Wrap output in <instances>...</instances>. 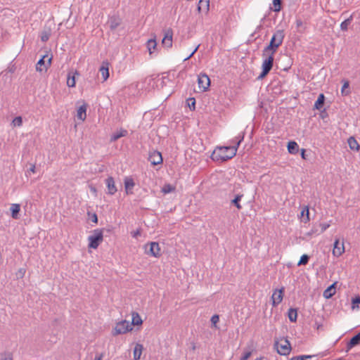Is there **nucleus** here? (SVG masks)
Listing matches in <instances>:
<instances>
[{
  "label": "nucleus",
  "instance_id": "nucleus-8",
  "mask_svg": "<svg viewBox=\"0 0 360 360\" xmlns=\"http://www.w3.org/2000/svg\"><path fill=\"white\" fill-rule=\"evenodd\" d=\"M198 82L199 88L202 91H207L210 85V79L205 74H200L198 76Z\"/></svg>",
  "mask_w": 360,
  "mask_h": 360
},
{
  "label": "nucleus",
  "instance_id": "nucleus-37",
  "mask_svg": "<svg viewBox=\"0 0 360 360\" xmlns=\"http://www.w3.org/2000/svg\"><path fill=\"white\" fill-rule=\"evenodd\" d=\"M11 124H12L13 127H21V126H22V117L18 116V117H15V118L13 120Z\"/></svg>",
  "mask_w": 360,
  "mask_h": 360
},
{
  "label": "nucleus",
  "instance_id": "nucleus-13",
  "mask_svg": "<svg viewBox=\"0 0 360 360\" xmlns=\"http://www.w3.org/2000/svg\"><path fill=\"white\" fill-rule=\"evenodd\" d=\"M125 192L127 195L133 193V188L135 186V183L132 177L126 176L124 179Z\"/></svg>",
  "mask_w": 360,
  "mask_h": 360
},
{
  "label": "nucleus",
  "instance_id": "nucleus-40",
  "mask_svg": "<svg viewBox=\"0 0 360 360\" xmlns=\"http://www.w3.org/2000/svg\"><path fill=\"white\" fill-rule=\"evenodd\" d=\"M51 35L50 31H44L41 34V39L42 41L45 42L49 40V37Z\"/></svg>",
  "mask_w": 360,
  "mask_h": 360
},
{
  "label": "nucleus",
  "instance_id": "nucleus-16",
  "mask_svg": "<svg viewBox=\"0 0 360 360\" xmlns=\"http://www.w3.org/2000/svg\"><path fill=\"white\" fill-rule=\"evenodd\" d=\"M99 72L101 74L103 80L105 82L109 77V63L108 61H103L101 68H99Z\"/></svg>",
  "mask_w": 360,
  "mask_h": 360
},
{
  "label": "nucleus",
  "instance_id": "nucleus-35",
  "mask_svg": "<svg viewBox=\"0 0 360 360\" xmlns=\"http://www.w3.org/2000/svg\"><path fill=\"white\" fill-rule=\"evenodd\" d=\"M349 86V82L347 80L343 81V85L342 86L341 93L342 95L347 96L349 95L350 91L348 90Z\"/></svg>",
  "mask_w": 360,
  "mask_h": 360
},
{
  "label": "nucleus",
  "instance_id": "nucleus-36",
  "mask_svg": "<svg viewBox=\"0 0 360 360\" xmlns=\"http://www.w3.org/2000/svg\"><path fill=\"white\" fill-rule=\"evenodd\" d=\"M352 17L350 16L349 18L346 19L345 20H344L341 24H340V28L343 31H346L348 29V26L351 24V22H352Z\"/></svg>",
  "mask_w": 360,
  "mask_h": 360
},
{
  "label": "nucleus",
  "instance_id": "nucleus-4",
  "mask_svg": "<svg viewBox=\"0 0 360 360\" xmlns=\"http://www.w3.org/2000/svg\"><path fill=\"white\" fill-rule=\"evenodd\" d=\"M103 235L101 229H96L94 233L88 237L89 248L96 249L100 243L103 241Z\"/></svg>",
  "mask_w": 360,
  "mask_h": 360
},
{
  "label": "nucleus",
  "instance_id": "nucleus-3",
  "mask_svg": "<svg viewBox=\"0 0 360 360\" xmlns=\"http://www.w3.org/2000/svg\"><path fill=\"white\" fill-rule=\"evenodd\" d=\"M274 54L275 53H271L270 52L267 53L263 50L262 56L266 57V58L263 60L262 63V72L259 76V79L264 77L271 70L274 60Z\"/></svg>",
  "mask_w": 360,
  "mask_h": 360
},
{
  "label": "nucleus",
  "instance_id": "nucleus-56",
  "mask_svg": "<svg viewBox=\"0 0 360 360\" xmlns=\"http://www.w3.org/2000/svg\"><path fill=\"white\" fill-rule=\"evenodd\" d=\"M91 191H92L93 193H96V189L94 188V187H91Z\"/></svg>",
  "mask_w": 360,
  "mask_h": 360
},
{
  "label": "nucleus",
  "instance_id": "nucleus-46",
  "mask_svg": "<svg viewBox=\"0 0 360 360\" xmlns=\"http://www.w3.org/2000/svg\"><path fill=\"white\" fill-rule=\"evenodd\" d=\"M352 304V307L354 309L356 307L359 308V304H360V297H356L355 299H353Z\"/></svg>",
  "mask_w": 360,
  "mask_h": 360
},
{
  "label": "nucleus",
  "instance_id": "nucleus-23",
  "mask_svg": "<svg viewBox=\"0 0 360 360\" xmlns=\"http://www.w3.org/2000/svg\"><path fill=\"white\" fill-rule=\"evenodd\" d=\"M210 7V0H200L198 6V11L199 12L208 11Z\"/></svg>",
  "mask_w": 360,
  "mask_h": 360
},
{
  "label": "nucleus",
  "instance_id": "nucleus-14",
  "mask_svg": "<svg viewBox=\"0 0 360 360\" xmlns=\"http://www.w3.org/2000/svg\"><path fill=\"white\" fill-rule=\"evenodd\" d=\"M148 160L153 165H157L162 162L161 153L155 150L150 153Z\"/></svg>",
  "mask_w": 360,
  "mask_h": 360
},
{
  "label": "nucleus",
  "instance_id": "nucleus-38",
  "mask_svg": "<svg viewBox=\"0 0 360 360\" xmlns=\"http://www.w3.org/2000/svg\"><path fill=\"white\" fill-rule=\"evenodd\" d=\"M243 139H244L243 134H239L238 136H236L234 138V139L233 140V142L236 143V146H234L233 147H237V148H238L239 145L240 144L241 141L243 140Z\"/></svg>",
  "mask_w": 360,
  "mask_h": 360
},
{
  "label": "nucleus",
  "instance_id": "nucleus-47",
  "mask_svg": "<svg viewBox=\"0 0 360 360\" xmlns=\"http://www.w3.org/2000/svg\"><path fill=\"white\" fill-rule=\"evenodd\" d=\"M1 360H13L12 356L9 354H4L1 355Z\"/></svg>",
  "mask_w": 360,
  "mask_h": 360
},
{
  "label": "nucleus",
  "instance_id": "nucleus-51",
  "mask_svg": "<svg viewBox=\"0 0 360 360\" xmlns=\"http://www.w3.org/2000/svg\"><path fill=\"white\" fill-rule=\"evenodd\" d=\"M103 356H104V354L103 353L99 354L96 355L94 360H102L103 358Z\"/></svg>",
  "mask_w": 360,
  "mask_h": 360
},
{
  "label": "nucleus",
  "instance_id": "nucleus-52",
  "mask_svg": "<svg viewBox=\"0 0 360 360\" xmlns=\"http://www.w3.org/2000/svg\"><path fill=\"white\" fill-rule=\"evenodd\" d=\"M91 220H92L93 222L97 223L98 218H97V215L96 214H93Z\"/></svg>",
  "mask_w": 360,
  "mask_h": 360
},
{
  "label": "nucleus",
  "instance_id": "nucleus-7",
  "mask_svg": "<svg viewBox=\"0 0 360 360\" xmlns=\"http://www.w3.org/2000/svg\"><path fill=\"white\" fill-rule=\"evenodd\" d=\"M51 57L44 56L36 65L37 71L42 72L44 70H46L51 65Z\"/></svg>",
  "mask_w": 360,
  "mask_h": 360
},
{
  "label": "nucleus",
  "instance_id": "nucleus-15",
  "mask_svg": "<svg viewBox=\"0 0 360 360\" xmlns=\"http://www.w3.org/2000/svg\"><path fill=\"white\" fill-rule=\"evenodd\" d=\"M105 184L108 188V193L110 195H114L117 192L114 179L112 176L108 177L105 180Z\"/></svg>",
  "mask_w": 360,
  "mask_h": 360
},
{
  "label": "nucleus",
  "instance_id": "nucleus-24",
  "mask_svg": "<svg viewBox=\"0 0 360 360\" xmlns=\"http://www.w3.org/2000/svg\"><path fill=\"white\" fill-rule=\"evenodd\" d=\"M108 23H109L110 30H114L120 25L121 20L117 17H112L109 20Z\"/></svg>",
  "mask_w": 360,
  "mask_h": 360
},
{
  "label": "nucleus",
  "instance_id": "nucleus-19",
  "mask_svg": "<svg viewBox=\"0 0 360 360\" xmlns=\"http://www.w3.org/2000/svg\"><path fill=\"white\" fill-rule=\"evenodd\" d=\"M336 282L328 287L323 292V297L326 299L330 298L335 293Z\"/></svg>",
  "mask_w": 360,
  "mask_h": 360
},
{
  "label": "nucleus",
  "instance_id": "nucleus-2",
  "mask_svg": "<svg viewBox=\"0 0 360 360\" xmlns=\"http://www.w3.org/2000/svg\"><path fill=\"white\" fill-rule=\"evenodd\" d=\"M285 37L284 31L282 30H276L269 44L264 48V51L266 52H270L271 53H275L278 49V47L282 44L283 39Z\"/></svg>",
  "mask_w": 360,
  "mask_h": 360
},
{
  "label": "nucleus",
  "instance_id": "nucleus-26",
  "mask_svg": "<svg viewBox=\"0 0 360 360\" xmlns=\"http://www.w3.org/2000/svg\"><path fill=\"white\" fill-rule=\"evenodd\" d=\"M360 343V333L354 336L347 344V348L350 349Z\"/></svg>",
  "mask_w": 360,
  "mask_h": 360
},
{
  "label": "nucleus",
  "instance_id": "nucleus-31",
  "mask_svg": "<svg viewBox=\"0 0 360 360\" xmlns=\"http://www.w3.org/2000/svg\"><path fill=\"white\" fill-rule=\"evenodd\" d=\"M156 46H157V42L155 39H149L147 41V48L148 49L150 54L153 53V52L155 49Z\"/></svg>",
  "mask_w": 360,
  "mask_h": 360
},
{
  "label": "nucleus",
  "instance_id": "nucleus-57",
  "mask_svg": "<svg viewBox=\"0 0 360 360\" xmlns=\"http://www.w3.org/2000/svg\"><path fill=\"white\" fill-rule=\"evenodd\" d=\"M25 273V271L23 269H20V274H21L22 275H23Z\"/></svg>",
  "mask_w": 360,
  "mask_h": 360
},
{
  "label": "nucleus",
  "instance_id": "nucleus-20",
  "mask_svg": "<svg viewBox=\"0 0 360 360\" xmlns=\"http://www.w3.org/2000/svg\"><path fill=\"white\" fill-rule=\"evenodd\" d=\"M347 143L351 150H355V151L359 150L360 146L354 137L350 136L347 140Z\"/></svg>",
  "mask_w": 360,
  "mask_h": 360
},
{
  "label": "nucleus",
  "instance_id": "nucleus-50",
  "mask_svg": "<svg viewBox=\"0 0 360 360\" xmlns=\"http://www.w3.org/2000/svg\"><path fill=\"white\" fill-rule=\"evenodd\" d=\"M309 357H311V356H295V357H292L290 360H304V358H309Z\"/></svg>",
  "mask_w": 360,
  "mask_h": 360
},
{
  "label": "nucleus",
  "instance_id": "nucleus-48",
  "mask_svg": "<svg viewBox=\"0 0 360 360\" xmlns=\"http://www.w3.org/2000/svg\"><path fill=\"white\" fill-rule=\"evenodd\" d=\"M200 45H198L194 49L193 51L186 57L185 58L184 60H186L188 59H189L190 58H191L193 54L198 51V48H199Z\"/></svg>",
  "mask_w": 360,
  "mask_h": 360
},
{
  "label": "nucleus",
  "instance_id": "nucleus-41",
  "mask_svg": "<svg viewBox=\"0 0 360 360\" xmlns=\"http://www.w3.org/2000/svg\"><path fill=\"white\" fill-rule=\"evenodd\" d=\"M308 261H309V256L307 255H303L301 257V258H300V261H299L297 264L299 266L300 265H305V264H307L308 263Z\"/></svg>",
  "mask_w": 360,
  "mask_h": 360
},
{
  "label": "nucleus",
  "instance_id": "nucleus-5",
  "mask_svg": "<svg viewBox=\"0 0 360 360\" xmlns=\"http://www.w3.org/2000/svg\"><path fill=\"white\" fill-rule=\"evenodd\" d=\"M133 328L129 321L124 320L116 323L115 328L112 330V335L114 336L124 334L127 332L132 330Z\"/></svg>",
  "mask_w": 360,
  "mask_h": 360
},
{
  "label": "nucleus",
  "instance_id": "nucleus-6",
  "mask_svg": "<svg viewBox=\"0 0 360 360\" xmlns=\"http://www.w3.org/2000/svg\"><path fill=\"white\" fill-rule=\"evenodd\" d=\"M275 347L281 355H288L291 351L290 342L285 338H281L275 342Z\"/></svg>",
  "mask_w": 360,
  "mask_h": 360
},
{
  "label": "nucleus",
  "instance_id": "nucleus-18",
  "mask_svg": "<svg viewBox=\"0 0 360 360\" xmlns=\"http://www.w3.org/2000/svg\"><path fill=\"white\" fill-rule=\"evenodd\" d=\"M10 210L11 212V217L13 219H17L19 218V212L20 211V205L19 204H11Z\"/></svg>",
  "mask_w": 360,
  "mask_h": 360
},
{
  "label": "nucleus",
  "instance_id": "nucleus-44",
  "mask_svg": "<svg viewBox=\"0 0 360 360\" xmlns=\"http://www.w3.org/2000/svg\"><path fill=\"white\" fill-rule=\"evenodd\" d=\"M188 105L191 109H195V100L193 98H191L188 100Z\"/></svg>",
  "mask_w": 360,
  "mask_h": 360
},
{
  "label": "nucleus",
  "instance_id": "nucleus-29",
  "mask_svg": "<svg viewBox=\"0 0 360 360\" xmlns=\"http://www.w3.org/2000/svg\"><path fill=\"white\" fill-rule=\"evenodd\" d=\"M243 197V194L242 193H238L237 194L235 198L231 200V203L233 205H234L238 210H241L242 209V206L240 204V200L242 199V198Z\"/></svg>",
  "mask_w": 360,
  "mask_h": 360
},
{
  "label": "nucleus",
  "instance_id": "nucleus-32",
  "mask_svg": "<svg viewBox=\"0 0 360 360\" xmlns=\"http://www.w3.org/2000/svg\"><path fill=\"white\" fill-rule=\"evenodd\" d=\"M288 319L291 322H295L297 318V312L295 309L290 308L288 312Z\"/></svg>",
  "mask_w": 360,
  "mask_h": 360
},
{
  "label": "nucleus",
  "instance_id": "nucleus-53",
  "mask_svg": "<svg viewBox=\"0 0 360 360\" xmlns=\"http://www.w3.org/2000/svg\"><path fill=\"white\" fill-rule=\"evenodd\" d=\"M296 25L297 27H300L302 25V21L300 19L296 20Z\"/></svg>",
  "mask_w": 360,
  "mask_h": 360
},
{
  "label": "nucleus",
  "instance_id": "nucleus-27",
  "mask_svg": "<svg viewBox=\"0 0 360 360\" xmlns=\"http://www.w3.org/2000/svg\"><path fill=\"white\" fill-rule=\"evenodd\" d=\"M127 134V131L125 129H121L119 131L115 132L110 138L111 141H115L121 137L125 136Z\"/></svg>",
  "mask_w": 360,
  "mask_h": 360
},
{
  "label": "nucleus",
  "instance_id": "nucleus-17",
  "mask_svg": "<svg viewBox=\"0 0 360 360\" xmlns=\"http://www.w3.org/2000/svg\"><path fill=\"white\" fill-rule=\"evenodd\" d=\"M79 75V72L77 70H70L67 77V85L69 87H75V77Z\"/></svg>",
  "mask_w": 360,
  "mask_h": 360
},
{
  "label": "nucleus",
  "instance_id": "nucleus-25",
  "mask_svg": "<svg viewBox=\"0 0 360 360\" xmlns=\"http://www.w3.org/2000/svg\"><path fill=\"white\" fill-rule=\"evenodd\" d=\"M132 320L131 323H130L132 326H141L143 323V321L140 316V315L137 312H133L132 314Z\"/></svg>",
  "mask_w": 360,
  "mask_h": 360
},
{
  "label": "nucleus",
  "instance_id": "nucleus-54",
  "mask_svg": "<svg viewBox=\"0 0 360 360\" xmlns=\"http://www.w3.org/2000/svg\"><path fill=\"white\" fill-rule=\"evenodd\" d=\"M301 156L304 160H306L305 150L303 148L301 150Z\"/></svg>",
  "mask_w": 360,
  "mask_h": 360
},
{
  "label": "nucleus",
  "instance_id": "nucleus-21",
  "mask_svg": "<svg viewBox=\"0 0 360 360\" xmlns=\"http://www.w3.org/2000/svg\"><path fill=\"white\" fill-rule=\"evenodd\" d=\"M143 347L141 344L137 343L134 349L133 356L134 360H139L141 358Z\"/></svg>",
  "mask_w": 360,
  "mask_h": 360
},
{
  "label": "nucleus",
  "instance_id": "nucleus-42",
  "mask_svg": "<svg viewBox=\"0 0 360 360\" xmlns=\"http://www.w3.org/2000/svg\"><path fill=\"white\" fill-rule=\"evenodd\" d=\"M274 11H279L281 10V0H273Z\"/></svg>",
  "mask_w": 360,
  "mask_h": 360
},
{
  "label": "nucleus",
  "instance_id": "nucleus-55",
  "mask_svg": "<svg viewBox=\"0 0 360 360\" xmlns=\"http://www.w3.org/2000/svg\"><path fill=\"white\" fill-rule=\"evenodd\" d=\"M30 171L32 173H34L35 172V166L34 165H32L30 169Z\"/></svg>",
  "mask_w": 360,
  "mask_h": 360
},
{
  "label": "nucleus",
  "instance_id": "nucleus-43",
  "mask_svg": "<svg viewBox=\"0 0 360 360\" xmlns=\"http://www.w3.org/2000/svg\"><path fill=\"white\" fill-rule=\"evenodd\" d=\"M219 321V316L218 315H214L211 318V322L213 324V326L217 328V323Z\"/></svg>",
  "mask_w": 360,
  "mask_h": 360
},
{
  "label": "nucleus",
  "instance_id": "nucleus-11",
  "mask_svg": "<svg viewBox=\"0 0 360 360\" xmlns=\"http://www.w3.org/2000/svg\"><path fill=\"white\" fill-rule=\"evenodd\" d=\"M345 252L344 243H340L338 239L334 242L333 255L336 257H340Z\"/></svg>",
  "mask_w": 360,
  "mask_h": 360
},
{
  "label": "nucleus",
  "instance_id": "nucleus-22",
  "mask_svg": "<svg viewBox=\"0 0 360 360\" xmlns=\"http://www.w3.org/2000/svg\"><path fill=\"white\" fill-rule=\"evenodd\" d=\"M86 105L85 104H84L78 108V110L77 111V117L79 120L84 121L86 117Z\"/></svg>",
  "mask_w": 360,
  "mask_h": 360
},
{
  "label": "nucleus",
  "instance_id": "nucleus-1",
  "mask_svg": "<svg viewBox=\"0 0 360 360\" xmlns=\"http://www.w3.org/2000/svg\"><path fill=\"white\" fill-rule=\"evenodd\" d=\"M237 153V147H217L213 151L211 158L214 161H226L233 158Z\"/></svg>",
  "mask_w": 360,
  "mask_h": 360
},
{
  "label": "nucleus",
  "instance_id": "nucleus-10",
  "mask_svg": "<svg viewBox=\"0 0 360 360\" xmlns=\"http://www.w3.org/2000/svg\"><path fill=\"white\" fill-rule=\"evenodd\" d=\"M149 245L150 248L148 250H146V252L155 257H159L161 255V250L159 244L156 242H151Z\"/></svg>",
  "mask_w": 360,
  "mask_h": 360
},
{
  "label": "nucleus",
  "instance_id": "nucleus-30",
  "mask_svg": "<svg viewBox=\"0 0 360 360\" xmlns=\"http://www.w3.org/2000/svg\"><path fill=\"white\" fill-rule=\"evenodd\" d=\"M324 99H325L324 95L323 94H319L317 100L316 101V102L314 103V108H316L317 110H320L323 105Z\"/></svg>",
  "mask_w": 360,
  "mask_h": 360
},
{
  "label": "nucleus",
  "instance_id": "nucleus-45",
  "mask_svg": "<svg viewBox=\"0 0 360 360\" xmlns=\"http://www.w3.org/2000/svg\"><path fill=\"white\" fill-rule=\"evenodd\" d=\"M131 234L133 238H137L141 234V229H138L136 231H133L131 232Z\"/></svg>",
  "mask_w": 360,
  "mask_h": 360
},
{
  "label": "nucleus",
  "instance_id": "nucleus-28",
  "mask_svg": "<svg viewBox=\"0 0 360 360\" xmlns=\"http://www.w3.org/2000/svg\"><path fill=\"white\" fill-rule=\"evenodd\" d=\"M299 146L295 141H290L288 144V150L291 154H296L298 152Z\"/></svg>",
  "mask_w": 360,
  "mask_h": 360
},
{
  "label": "nucleus",
  "instance_id": "nucleus-34",
  "mask_svg": "<svg viewBox=\"0 0 360 360\" xmlns=\"http://www.w3.org/2000/svg\"><path fill=\"white\" fill-rule=\"evenodd\" d=\"M309 207L307 206H305L301 212V217H303L302 221L304 223H307L309 221Z\"/></svg>",
  "mask_w": 360,
  "mask_h": 360
},
{
  "label": "nucleus",
  "instance_id": "nucleus-39",
  "mask_svg": "<svg viewBox=\"0 0 360 360\" xmlns=\"http://www.w3.org/2000/svg\"><path fill=\"white\" fill-rule=\"evenodd\" d=\"M252 349H245L240 360H248L252 355Z\"/></svg>",
  "mask_w": 360,
  "mask_h": 360
},
{
  "label": "nucleus",
  "instance_id": "nucleus-12",
  "mask_svg": "<svg viewBox=\"0 0 360 360\" xmlns=\"http://www.w3.org/2000/svg\"><path fill=\"white\" fill-rule=\"evenodd\" d=\"M173 31L168 29L165 31V36L162 40V45L166 48H171L172 46Z\"/></svg>",
  "mask_w": 360,
  "mask_h": 360
},
{
  "label": "nucleus",
  "instance_id": "nucleus-49",
  "mask_svg": "<svg viewBox=\"0 0 360 360\" xmlns=\"http://www.w3.org/2000/svg\"><path fill=\"white\" fill-rule=\"evenodd\" d=\"M330 226L329 224L323 223L320 224L321 232H324Z\"/></svg>",
  "mask_w": 360,
  "mask_h": 360
},
{
  "label": "nucleus",
  "instance_id": "nucleus-9",
  "mask_svg": "<svg viewBox=\"0 0 360 360\" xmlns=\"http://www.w3.org/2000/svg\"><path fill=\"white\" fill-rule=\"evenodd\" d=\"M284 288L282 287L281 289H276L271 296L273 306H277L279 304L283 298Z\"/></svg>",
  "mask_w": 360,
  "mask_h": 360
},
{
  "label": "nucleus",
  "instance_id": "nucleus-33",
  "mask_svg": "<svg viewBox=\"0 0 360 360\" xmlns=\"http://www.w3.org/2000/svg\"><path fill=\"white\" fill-rule=\"evenodd\" d=\"M176 189V187L173 185H171L169 184H165L163 187L161 189V191L164 194L170 193L172 192H174Z\"/></svg>",
  "mask_w": 360,
  "mask_h": 360
}]
</instances>
